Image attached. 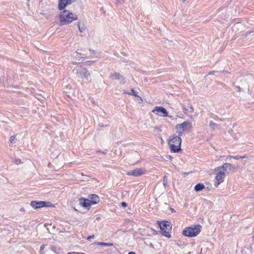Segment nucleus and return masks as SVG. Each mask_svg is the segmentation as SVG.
I'll use <instances>...</instances> for the list:
<instances>
[{"instance_id":"nucleus-1","label":"nucleus","mask_w":254,"mask_h":254,"mask_svg":"<svg viewBox=\"0 0 254 254\" xmlns=\"http://www.w3.org/2000/svg\"><path fill=\"white\" fill-rule=\"evenodd\" d=\"M60 25H67L78 19V15L68 10H63L59 14Z\"/></svg>"},{"instance_id":"nucleus-2","label":"nucleus","mask_w":254,"mask_h":254,"mask_svg":"<svg viewBox=\"0 0 254 254\" xmlns=\"http://www.w3.org/2000/svg\"><path fill=\"white\" fill-rule=\"evenodd\" d=\"M75 67H73L72 72L76 74L78 78H80L82 81L85 80L87 82H90L91 78L90 73L88 70L83 65L75 64Z\"/></svg>"},{"instance_id":"nucleus-3","label":"nucleus","mask_w":254,"mask_h":254,"mask_svg":"<svg viewBox=\"0 0 254 254\" xmlns=\"http://www.w3.org/2000/svg\"><path fill=\"white\" fill-rule=\"evenodd\" d=\"M181 138L179 136L172 135L169 140V145L171 151L178 152L181 150Z\"/></svg>"},{"instance_id":"nucleus-4","label":"nucleus","mask_w":254,"mask_h":254,"mask_svg":"<svg viewBox=\"0 0 254 254\" xmlns=\"http://www.w3.org/2000/svg\"><path fill=\"white\" fill-rule=\"evenodd\" d=\"M201 226L197 225L193 227H187L183 231V234L187 237H193L196 236L201 231Z\"/></svg>"},{"instance_id":"nucleus-5","label":"nucleus","mask_w":254,"mask_h":254,"mask_svg":"<svg viewBox=\"0 0 254 254\" xmlns=\"http://www.w3.org/2000/svg\"><path fill=\"white\" fill-rule=\"evenodd\" d=\"M160 229L163 232V235L167 238H170L171 235L170 231L171 230V227L167 221H163L159 223Z\"/></svg>"},{"instance_id":"nucleus-6","label":"nucleus","mask_w":254,"mask_h":254,"mask_svg":"<svg viewBox=\"0 0 254 254\" xmlns=\"http://www.w3.org/2000/svg\"><path fill=\"white\" fill-rule=\"evenodd\" d=\"M191 128V123L189 121H186L182 124H178L176 127L179 136L181 135L187 129H190Z\"/></svg>"},{"instance_id":"nucleus-7","label":"nucleus","mask_w":254,"mask_h":254,"mask_svg":"<svg viewBox=\"0 0 254 254\" xmlns=\"http://www.w3.org/2000/svg\"><path fill=\"white\" fill-rule=\"evenodd\" d=\"M215 173V179L216 182H215V186L217 187L218 185L224 181V179L225 177V173L222 170H221V168H216L214 170Z\"/></svg>"},{"instance_id":"nucleus-8","label":"nucleus","mask_w":254,"mask_h":254,"mask_svg":"<svg viewBox=\"0 0 254 254\" xmlns=\"http://www.w3.org/2000/svg\"><path fill=\"white\" fill-rule=\"evenodd\" d=\"M31 206L34 209L40 208L43 207L50 206L52 204L50 202L44 201H32L30 203Z\"/></svg>"},{"instance_id":"nucleus-9","label":"nucleus","mask_w":254,"mask_h":254,"mask_svg":"<svg viewBox=\"0 0 254 254\" xmlns=\"http://www.w3.org/2000/svg\"><path fill=\"white\" fill-rule=\"evenodd\" d=\"M152 112L161 117H167L168 116V112L163 107L156 106Z\"/></svg>"},{"instance_id":"nucleus-10","label":"nucleus","mask_w":254,"mask_h":254,"mask_svg":"<svg viewBox=\"0 0 254 254\" xmlns=\"http://www.w3.org/2000/svg\"><path fill=\"white\" fill-rule=\"evenodd\" d=\"M145 170L144 168H137L133 170L129 171L127 172V175L128 176H133L135 177H138L143 174Z\"/></svg>"},{"instance_id":"nucleus-11","label":"nucleus","mask_w":254,"mask_h":254,"mask_svg":"<svg viewBox=\"0 0 254 254\" xmlns=\"http://www.w3.org/2000/svg\"><path fill=\"white\" fill-rule=\"evenodd\" d=\"M75 0H59L58 9L60 10H64L66 6L71 4Z\"/></svg>"},{"instance_id":"nucleus-12","label":"nucleus","mask_w":254,"mask_h":254,"mask_svg":"<svg viewBox=\"0 0 254 254\" xmlns=\"http://www.w3.org/2000/svg\"><path fill=\"white\" fill-rule=\"evenodd\" d=\"M110 78L113 79H117L120 81L121 84H124L126 82L124 77L119 73L115 72L110 75Z\"/></svg>"},{"instance_id":"nucleus-13","label":"nucleus","mask_w":254,"mask_h":254,"mask_svg":"<svg viewBox=\"0 0 254 254\" xmlns=\"http://www.w3.org/2000/svg\"><path fill=\"white\" fill-rule=\"evenodd\" d=\"M91 201L88 199L81 198L79 199V204L82 207L89 209L91 206Z\"/></svg>"},{"instance_id":"nucleus-14","label":"nucleus","mask_w":254,"mask_h":254,"mask_svg":"<svg viewBox=\"0 0 254 254\" xmlns=\"http://www.w3.org/2000/svg\"><path fill=\"white\" fill-rule=\"evenodd\" d=\"M217 168H221V170L223 171H226L227 172H230L234 169V166L230 163H225L221 166H219Z\"/></svg>"},{"instance_id":"nucleus-15","label":"nucleus","mask_w":254,"mask_h":254,"mask_svg":"<svg viewBox=\"0 0 254 254\" xmlns=\"http://www.w3.org/2000/svg\"><path fill=\"white\" fill-rule=\"evenodd\" d=\"M182 108L186 114L193 112V108L190 104L188 103L186 105H183Z\"/></svg>"},{"instance_id":"nucleus-16","label":"nucleus","mask_w":254,"mask_h":254,"mask_svg":"<svg viewBox=\"0 0 254 254\" xmlns=\"http://www.w3.org/2000/svg\"><path fill=\"white\" fill-rule=\"evenodd\" d=\"M90 199L91 204H97L100 200L98 196L94 194L91 195Z\"/></svg>"},{"instance_id":"nucleus-17","label":"nucleus","mask_w":254,"mask_h":254,"mask_svg":"<svg viewBox=\"0 0 254 254\" xmlns=\"http://www.w3.org/2000/svg\"><path fill=\"white\" fill-rule=\"evenodd\" d=\"M77 26L79 29V31L81 33L84 32L86 30V27L84 24H81L80 21H78L77 22Z\"/></svg>"},{"instance_id":"nucleus-18","label":"nucleus","mask_w":254,"mask_h":254,"mask_svg":"<svg viewBox=\"0 0 254 254\" xmlns=\"http://www.w3.org/2000/svg\"><path fill=\"white\" fill-rule=\"evenodd\" d=\"M204 188V186L202 184H198L194 187V190L199 191L202 190Z\"/></svg>"},{"instance_id":"nucleus-19","label":"nucleus","mask_w":254,"mask_h":254,"mask_svg":"<svg viewBox=\"0 0 254 254\" xmlns=\"http://www.w3.org/2000/svg\"><path fill=\"white\" fill-rule=\"evenodd\" d=\"M209 126L213 130L219 128V126L213 123V122H210Z\"/></svg>"},{"instance_id":"nucleus-20","label":"nucleus","mask_w":254,"mask_h":254,"mask_svg":"<svg viewBox=\"0 0 254 254\" xmlns=\"http://www.w3.org/2000/svg\"><path fill=\"white\" fill-rule=\"evenodd\" d=\"M97 245L100 246H107V247H110L112 246L113 244L112 243H104V242H97L96 243Z\"/></svg>"},{"instance_id":"nucleus-21","label":"nucleus","mask_w":254,"mask_h":254,"mask_svg":"<svg viewBox=\"0 0 254 254\" xmlns=\"http://www.w3.org/2000/svg\"><path fill=\"white\" fill-rule=\"evenodd\" d=\"M131 93H129V92H126V91H124V93H126V94H130V95H133L135 97H138L141 100H142V99L140 98V97L138 96V95H137V94H136V92H135V91L134 90V89H131Z\"/></svg>"},{"instance_id":"nucleus-22","label":"nucleus","mask_w":254,"mask_h":254,"mask_svg":"<svg viewBox=\"0 0 254 254\" xmlns=\"http://www.w3.org/2000/svg\"><path fill=\"white\" fill-rule=\"evenodd\" d=\"M17 140L15 136H11L10 137L9 141L10 144H14L16 143V141Z\"/></svg>"},{"instance_id":"nucleus-23","label":"nucleus","mask_w":254,"mask_h":254,"mask_svg":"<svg viewBox=\"0 0 254 254\" xmlns=\"http://www.w3.org/2000/svg\"><path fill=\"white\" fill-rule=\"evenodd\" d=\"M245 158H246V156L245 155L243 156H239V155H236V156H234V159H239Z\"/></svg>"},{"instance_id":"nucleus-24","label":"nucleus","mask_w":254,"mask_h":254,"mask_svg":"<svg viewBox=\"0 0 254 254\" xmlns=\"http://www.w3.org/2000/svg\"><path fill=\"white\" fill-rule=\"evenodd\" d=\"M167 184V178L166 176H165L163 179V185L164 186H165Z\"/></svg>"},{"instance_id":"nucleus-25","label":"nucleus","mask_w":254,"mask_h":254,"mask_svg":"<svg viewBox=\"0 0 254 254\" xmlns=\"http://www.w3.org/2000/svg\"><path fill=\"white\" fill-rule=\"evenodd\" d=\"M14 162L18 165L20 164L21 163V161L19 159H15L14 161Z\"/></svg>"},{"instance_id":"nucleus-26","label":"nucleus","mask_w":254,"mask_h":254,"mask_svg":"<svg viewBox=\"0 0 254 254\" xmlns=\"http://www.w3.org/2000/svg\"><path fill=\"white\" fill-rule=\"evenodd\" d=\"M94 237V235H92V236H90L89 237H88L87 238V240L89 241L91 239L93 238Z\"/></svg>"},{"instance_id":"nucleus-27","label":"nucleus","mask_w":254,"mask_h":254,"mask_svg":"<svg viewBox=\"0 0 254 254\" xmlns=\"http://www.w3.org/2000/svg\"><path fill=\"white\" fill-rule=\"evenodd\" d=\"M121 205H122V206H123L124 207L127 206V203L125 202H122Z\"/></svg>"},{"instance_id":"nucleus-28","label":"nucleus","mask_w":254,"mask_h":254,"mask_svg":"<svg viewBox=\"0 0 254 254\" xmlns=\"http://www.w3.org/2000/svg\"><path fill=\"white\" fill-rule=\"evenodd\" d=\"M67 254H80V253L70 252L67 253Z\"/></svg>"},{"instance_id":"nucleus-29","label":"nucleus","mask_w":254,"mask_h":254,"mask_svg":"<svg viewBox=\"0 0 254 254\" xmlns=\"http://www.w3.org/2000/svg\"><path fill=\"white\" fill-rule=\"evenodd\" d=\"M45 245H42L41 246V248H40V251H42L44 250V249L45 248Z\"/></svg>"},{"instance_id":"nucleus-30","label":"nucleus","mask_w":254,"mask_h":254,"mask_svg":"<svg viewBox=\"0 0 254 254\" xmlns=\"http://www.w3.org/2000/svg\"><path fill=\"white\" fill-rule=\"evenodd\" d=\"M253 32H254V30L253 31H249L248 32H247V33L250 34Z\"/></svg>"},{"instance_id":"nucleus-31","label":"nucleus","mask_w":254,"mask_h":254,"mask_svg":"<svg viewBox=\"0 0 254 254\" xmlns=\"http://www.w3.org/2000/svg\"><path fill=\"white\" fill-rule=\"evenodd\" d=\"M128 254H135V253L133 252H130L128 253Z\"/></svg>"},{"instance_id":"nucleus-32","label":"nucleus","mask_w":254,"mask_h":254,"mask_svg":"<svg viewBox=\"0 0 254 254\" xmlns=\"http://www.w3.org/2000/svg\"><path fill=\"white\" fill-rule=\"evenodd\" d=\"M228 158H229L230 159L234 158V156H228Z\"/></svg>"},{"instance_id":"nucleus-33","label":"nucleus","mask_w":254,"mask_h":254,"mask_svg":"<svg viewBox=\"0 0 254 254\" xmlns=\"http://www.w3.org/2000/svg\"><path fill=\"white\" fill-rule=\"evenodd\" d=\"M213 72H214V71L210 72H209V74H213Z\"/></svg>"},{"instance_id":"nucleus-34","label":"nucleus","mask_w":254,"mask_h":254,"mask_svg":"<svg viewBox=\"0 0 254 254\" xmlns=\"http://www.w3.org/2000/svg\"><path fill=\"white\" fill-rule=\"evenodd\" d=\"M253 239H254V236H253Z\"/></svg>"},{"instance_id":"nucleus-35","label":"nucleus","mask_w":254,"mask_h":254,"mask_svg":"<svg viewBox=\"0 0 254 254\" xmlns=\"http://www.w3.org/2000/svg\"><path fill=\"white\" fill-rule=\"evenodd\" d=\"M183 1H185L186 0H183Z\"/></svg>"}]
</instances>
